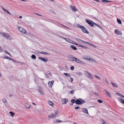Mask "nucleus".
<instances>
[{"label":"nucleus","instance_id":"7","mask_svg":"<svg viewBox=\"0 0 124 124\" xmlns=\"http://www.w3.org/2000/svg\"><path fill=\"white\" fill-rule=\"evenodd\" d=\"M115 32L116 34L117 35H122V34L121 32L120 31H119L117 29H115Z\"/></svg>","mask_w":124,"mask_h":124},{"label":"nucleus","instance_id":"19","mask_svg":"<svg viewBox=\"0 0 124 124\" xmlns=\"http://www.w3.org/2000/svg\"><path fill=\"white\" fill-rule=\"evenodd\" d=\"M67 57L69 59H71L72 60H74L75 57H73L71 55H69L67 56Z\"/></svg>","mask_w":124,"mask_h":124},{"label":"nucleus","instance_id":"49","mask_svg":"<svg viewBox=\"0 0 124 124\" xmlns=\"http://www.w3.org/2000/svg\"><path fill=\"white\" fill-rule=\"evenodd\" d=\"M116 94L118 95H119V96H121L122 97V96H123V95H122L120 93H116Z\"/></svg>","mask_w":124,"mask_h":124},{"label":"nucleus","instance_id":"55","mask_svg":"<svg viewBox=\"0 0 124 124\" xmlns=\"http://www.w3.org/2000/svg\"><path fill=\"white\" fill-rule=\"evenodd\" d=\"M2 51H3L2 49L0 47V52H2Z\"/></svg>","mask_w":124,"mask_h":124},{"label":"nucleus","instance_id":"11","mask_svg":"<svg viewBox=\"0 0 124 124\" xmlns=\"http://www.w3.org/2000/svg\"><path fill=\"white\" fill-rule=\"evenodd\" d=\"M82 109L83 110L82 112L84 113H86L87 114L89 115V113L88 112V110L87 109L85 108H82Z\"/></svg>","mask_w":124,"mask_h":124},{"label":"nucleus","instance_id":"16","mask_svg":"<svg viewBox=\"0 0 124 124\" xmlns=\"http://www.w3.org/2000/svg\"><path fill=\"white\" fill-rule=\"evenodd\" d=\"M54 82V81L52 80L49 81L48 82V84L49 86L52 87L53 84Z\"/></svg>","mask_w":124,"mask_h":124},{"label":"nucleus","instance_id":"3","mask_svg":"<svg viewBox=\"0 0 124 124\" xmlns=\"http://www.w3.org/2000/svg\"><path fill=\"white\" fill-rule=\"evenodd\" d=\"M17 27L18 28V31L24 34L26 32V30L23 29L21 27H19L17 26Z\"/></svg>","mask_w":124,"mask_h":124},{"label":"nucleus","instance_id":"17","mask_svg":"<svg viewBox=\"0 0 124 124\" xmlns=\"http://www.w3.org/2000/svg\"><path fill=\"white\" fill-rule=\"evenodd\" d=\"M104 90L106 92H105V93L106 94V95L109 97L110 98L111 97V95L110 93L109 92H108L105 89H104Z\"/></svg>","mask_w":124,"mask_h":124},{"label":"nucleus","instance_id":"36","mask_svg":"<svg viewBox=\"0 0 124 124\" xmlns=\"http://www.w3.org/2000/svg\"><path fill=\"white\" fill-rule=\"evenodd\" d=\"M70 42V43H72V44H75V43H75L74 41H72L71 40V41H70V42Z\"/></svg>","mask_w":124,"mask_h":124},{"label":"nucleus","instance_id":"1","mask_svg":"<svg viewBox=\"0 0 124 124\" xmlns=\"http://www.w3.org/2000/svg\"><path fill=\"white\" fill-rule=\"evenodd\" d=\"M71 61H75L76 62L80 63L81 64L84 65L86 63L82 61L81 60L79 59H78L77 58L75 57V58L74 60H70Z\"/></svg>","mask_w":124,"mask_h":124},{"label":"nucleus","instance_id":"26","mask_svg":"<svg viewBox=\"0 0 124 124\" xmlns=\"http://www.w3.org/2000/svg\"><path fill=\"white\" fill-rule=\"evenodd\" d=\"M117 21L118 23L119 24H121L122 23V22L121 20H120L119 19L117 18Z\"/></svg>","mask_w":124,"mask_h":124},{"label":"nucleus","instance_id":"5","mask_svg":"<svg viewBox=\"0 0 124 124\" xmlns=\"http://www.w3.org/2000/svg\"><path fill=\"white\" fill-rule=\"evenodd\" d=\"M86 22L91 27H93L94 26V22L90 20H86Z\"/></svg>","mask_w":124,"mask_h":124},{"label":"nucleus","instance_id":"25","mask_svg":"<svg viewBox=\"0 0 124 124\" xmlns=\"http://www.w3.org/2000/svg\"><path fill=\"white\" fill-rule=\"evenodd\" d=\"M104 3L111 2V1L107 0H101Z\"/></svg>","mask_w":124,"mask_h":124},{"label":"nucleus","instance_id":"6","mask_svg":"<svg viewBox=\"0 0 124 124\" xmlns=\"http://www.w3.org/2000/svg\"><path fill=\"white\" fill-rule=\"evenodd\" d=\"M85 74L86 75L87 77L91 79H92V77L91 76V74L88 72L87 71H85Z\"/></svg>","mask_w":124,"mask_h":124},{"label":"nucleus","instance_id":"51","mask_svg":"<svg viewBox=\"0 0 124 124\" xmlns=\"http://www.w3.org/2000/svg\"><path fill=\"white\" fill-rule=\"evenodd\" d=\"M97 26L99 28H100L101 29H103L102 28L101 26H100L98 24V25Z\"/></svg>","mask_w":124,"mask_h":124},{"label":"nucleus","instance_id":"56","mask_svg":"<svg viewBox=\"0 0 124 124\" xmlns=\"http://www.w3.org/2000/svg\"><path fill=\"white\" fill-rule=\"evenodd\" d=\"M94 25H95V26H97L98 25V24L96 23H94Z\"/></svg>","mask_w":124,"mask_h":124},{"label":"nucleus","instance_id":"48","mask_svg":"<svg viewBox=\"0 0 124 124\" xmlns=\"http://www.w3.org/2000/svg\"><path fill=\"white\" fill-rule=\"evenodd\" d=\"M5 52L7 54L9 55L10 56H11L10 54L7 51L5 50Z\"/></svg>","mask_w":124,"mask_h":124},{"label":"nucleus","instance_id":"39","mask_svg":"<svg viewBox=\"0 0 124 124\" xmlns=\"http://www.w3.org/2000/svg\"><path fill=\"white\" fill-rule=\"evenodd\" d=\"M75 45H77L78 46L80 47H81V46H82L80 44H77V43H75Z\"/></svg>","mask_w":124,"mask_h":124},{"label":"nucleus","instance_id":"27","mask_svg":"<svg viewBox=\"0 0 124 124\" xmlns=\"http://www.w3.org/2000/svg\"><path fill=\"white\" fill-rule=\"evenodd\" d=\"M31 58L34 59H36V57L35 55L32 54L31 55Z\"/></svg>","mask_w":124,"mask_h":124},{"label":"nucleus","instance_id":"13","mask_svg":"<svg viewBox=\"0 0 124 124\" xmlns=\"http://www.w3.org/2000/svg\"><path fill=\"white\" fill-rule=\"evenodd\" d=\"M1 35L4 37H6V39H8L9 37V36L5 33H1Z\"/></svg>","mask_w":124,"mask_h":124},{"label":"nucleus","instance_id":"45","mask_svg":"<svg viewBox=\"0 0 124 124\" xmlns=\"http://www.w3.org/2000/svg\"><path fill=\"white\" fill-rule=\"evenodd\" d=\"M94 76L95 77L97 78H98L99 79H100V77H99L96 76V75H94Z\"/></svg>","mask_w":124,"mask_h":124},{"label":"nucleus","instance_id":"44","mask_svg":"<svg viewBox=\"0 0 124 124\" xmlns=\"http://www.w3.org/2000/svg\"><path fill=\"white\" fill-rule=\"evenodd\" d=\"M76 40L77 41H79L80 42V41H83V40H81V39H78V38L76 39Z\"/></svg>","mask_w":124,"mask_h":124},{"label":"nucleus","instance_id":"58","mask_svg":"<svg viewBox=\"0 0 124 124\" xmlns=\"http://www.w3.org/2000/svg\"><path fill=\"white\" fill-rule=\"evenodd\" d=\"M35 14H36V15H38V16H41V15H40V14H38L35 13Z\"/></svg>","mask_w":124,"mask_h":124},{"label":"nucleus","instance_id":"43","mask_svg":"<svg viewBox=\"0 0 124 124\" xmlns=\"http://www.w3.org/2000/svg\"><path fill=\"white\" fill-rule=\"evenodd\" d=\"M2 101L4 103H5L7 102L6 100L5 99H2Z\"/></svg>","mask_w":124,"mask_h":124},{"label":"nucleus","instance_id":"18","mask_svg":"<svg viewBox=\"0 0 124 124\" xmlns=\"http://www.w3.org/2000/svg\"><path fill=\"white\" fill-rule=\"evenodd\" d=\"M25 107L27 108H29L31 106V105L30 103H26L25 105Z\"/></svg>","mask_w":124,"mask_h":124},{"label":"nucleus","instance_id":"29","mask_svg":"<svg viewBox=\"0 0 124 124\" xmlns=\"http://www.w3.org/2000/svg\"><path fill=\"white\" fill-rule=\"evenodd\" d=\"M91 61H92V62H94L95 63L97 62L92 58H91Z\"/></svg>","mask_w":124,"mask_h":124},{"label":"nucleus","instance_id":"46","mask_svg":"<svg viewBox=\"0 0 124 124\" xmlns=\"http://www.w3.org/2000/svg\"><path fill=\"white\" fill-rule=\"evenodd\" d=\"M81 47H82L83 48H84V49H86V48H88L87 47L84 46L82 45V46H81Z\"/></svg>","mask_w":124,"mask_h":124},{"label":"nucleus","instance_id":"22","mask_svg":"<svg viewBox=\"0 0 124 124\" xmlns=\"http://www.w3.org/2000/svg\"><path fill=\"white\" fill-rule=\"evenodd\" d=\"M64 74L65 76H66L67 77H70V74L67 73H64Z\"/></svg>","mask_w":124,"mask_h":124},{"label":"nucleus","instance_id":"52","mask_svg":"<svg viewBox=\"0 0 124 124\" xmlns=\"http://www.w3.org/2000/svg\"><path fill=\"white\" fill-rule=\"evenodd\" d=\"M70 79L71 81H72L73 80V78H70Z\"/></svg>","mask_w":124,"mask_h":124},{"label":"nucleus","instance_id":"8","mask_svg":"<svg viewBox=\"0 0 124 124\" xmlns=\"http://www.w3.org/2000/svg\"><path fill=\"white\" fill-rule=\"evenodd\" d=\"M81 29L84 33L88 34L89 33V32L86 29L84 26Z\"/></svg>","mask_w":124,"mask_h":124},{"label":"nucleus","instance_id":"34","mask_svg":"<svg viewBox=\"0 0 124 124\" xmlns=\"http://www.w3.org/2000/svg\"><path fill=\"white\" fill-rule=\"evenodd\" d=\"M9 113L11 115L12 117H13L14 115V113L11 111H10Z\"/></svg>","mask_w":124,"mask_h":124},{"label":"nucleus","instance_id":"63","mask_svg":"<svg viewBox=\"0 0 124 124\" xmlns=\"http://www.w3.org/2000/svg\"><path fill=\"white\" fill-rule=\"evenodd\" d=\"M93 47L95 48H96V47H97L95 46L94 45H93Z\"/></svg>","mask_w":124,"mask_h":124},{"label":"nucleus","instance_id":"21","mask_svg":"<svg viewBox=\"0 0 124 124\" xmlns=\"http://www.w3.org/2000/svg\"><path fill=\"white\" fill-rule=\"evenodd\" d=\"M70 46L74 50H77V48L74 46L72 45H71Z\"/></svg>","mask_w":124,"mask_h":124},{"label":"nucleus","instance_id":"14","mask_svg":"<svg viewBox=\"0 0 124 124\" xmlns=\"http://www.w3.org/2000/svg\"><path fill=\"white\" fill-rule=\"evenodd\" d=\"M70 8L73 11H76L78 10L77 9H76V7L75 6H71Z\"/></svg>","mask_w":124,"mask_h":124},{"label":"nucleus","instance_id":"23","mask_svg":"<svg viewBox=\"0 0 124 124\" xmlns=\"http://www.w3.org/2000/svg\"><path fill=\"white\" fill-rule=\"evenodd\" d=\"M60 37L61 38H62L63 39L67 41H68L69 42V41H71V40L70 39H67V38H63L62 37H61V36H60Z\"/></svg>","mask_w":124,"mask_h":124},{"label":"nucleus","instance_id":"41","mask_svg":"<svg viewBox=\"0 0 124 124\" xmlns=\"http://www.w3.org/2000/svg\"><path fill=\"white\" fill-rule=\"evenodd\" d=\"M56 122L58 123H61L62 122V121H61L59 119H57L56 120Z\"/></svg>","mask_w":124,"mask_h":124},{"label":"nucleus","instance_id":"35","mask_svg":"<svg viewBox=\"0 0 124 124\" xmlns=\"http://www.w3.org/2000/svg\"><path fill=\"white\" fill-rule=\"evenodd\" d=\"M48 104L51 106H52L53 105V103L51 101H49Z\"/></svg>","mask_w":124,"mask_h":124},{"label":"nucleus","instance_id":"64","mask_svg":"<svg viewBox=\"0 0 124 124\" xmlns=\"http://www.w3.org/2000/svg\"><path fill=\"white\" fill-rule=\"evenodd\" d=\"M19 17L20 18H22V16H20Z\"/></svg>","mask_w":124,"mask_h":124},{"label":"nucleus","instance_id":"37","mask_svg":"<svg viewBox=\"0 0 124 124\" xmlns=\"http://www.w3.org/2000/svg\"><path fill=\"white\" fill-rule=\"evenodd\" d=\"M75 91V90H72L70 91V93L71 94H73L74 92Z\"/></svg>","mask_w":124,"mask_h":124},{"label":"nucleus","instance_id":"32","mask_svg":"<svg viewBox=\"0 0 124 124\" xmlns=\"http://www.w3.org/2000/svg\"><path fill=\"white\" fill-rule=\"evenodd\" d=\"M71 102L73 103L75 102L76 103V101L75 99H72L71 100Z\"/></svg>","mask_w":124,"mask_h":124},{"label":"nucleus","instance_id":"62","mask_svg":"<svg viewBox=\"0 0 124 124\" xmlns=\"http://www.w3.org/2000/svg\"><path fill=\"white\" fill-rule=\"evenodd\" d=\"M2 8L4 11H5V10H6V9L4 8Z\"/></svg>","mask_w":124,"mask_h":124},{"label":"nucleus","instance_id":"9","mask_svg":"<svg viewBox=\"0 0 124 124\" xmlns=\"http://www.w3.org/2000/svg\"><path fill=\"white\" fill-rule=\"evenodd\" d=\"M38 52V53H39V54H44V55H50V54L47 53V52H43V51H42V52H40V51H39V52Z\"/></svg>","mask_w":124,"mask_h":124},{"label":"nucleus","instance_id":"59","mask_svg":"<svg viewBox=\"0 0 124 124\" xmlns=\"http://www.w3.org/2000/svg\"><path fill=\"white\" fill-rule=\"evenodd\" d=\"M89 45H90L91 46H93V44H90H90H89Z\"/></svg>","mask_w":124,"mask_h":124},{"label":"nucleus","instance_id":"24","mask_svg":"<svg viewBox=\"0 0 124 124\" xmlns=\"http://www.w3.org/2000/svg\"><path fill=\"white\" fill-rule=\"evenodd\" d=\"M77 26L78 27L80 28H81V29H82V28H83V27H84L83 26H81L79 24H77Z\"/></svg>","mask_w":124,"mask_h":124},{"label":"nucleus","instance_id":"20","mask_svg":"<svg viewBox=\"0 0 124 124\" xmlns=\"http://www.w3.org/2000/svg\"><path fill=\"white\" fill-rule=\"evenodd\" d=\"M119 100L120 101V102L121 103L124 104V99L121 98H119Z\"/></svg>","mask_w":124,"mask_h":124},{"label":"nucleus","instance_id":"38","mask_svg":"<svg viewBox=\"0 0 124 124\" xmlns=\"http://www.w3.org/2000/svg\"><path fill=\"white\" fill-rule=\"evenodd\" d=\"M98 101L100 103H101L103 102L101 100H98Z\"/></svg>","mask_w":124,"mask_h":124},{"label":"nucleus","instance_id":"47","mask_svg":"<svg viewBox=\"0 0 124 124\" xmlns=\"http://www.w3.org/2000/svg\"><path fill=\"white\" fill-rule=\"evenodd\" d=\"M70 69L72 70H73L74 69V67L73 66H71L70 68Z\"/></svg>","mask_w":124,"mask_h":124},{"label":"nucleus","instance_id":"10","mask_svg":"<svg viewBox=\"0 0 124 124\" xmlns=\"http://www.w3.org/2000/svg\"><path fill=\"white\" fill-rule=\"evenodd\" d=\"M39 59L45 62H46L48 61L47 59L41 57H39Z\"/></svg>","mask_w":124,"mask_h":124},{"label":"nucleus","instance_id":"12","mask_svg":"<svg viewBox=\"0 0 124 124\" xmlns=\"http://www.w3.org/2000/svg\"><path fill=\"white\" fill-rule=\"evenodd\" d=\"M110 82L111 83L113 87L116 88L118 87V86L117 85L116 83H115L111 82Z\"/></svg>","mask_w":124,"mask_h":124},{"label":"nucleus","instance_id":"40","mask_svg":"<svg viewBox=\"0 0 124 124\" xmlns=\"http://www.w3.org/2000/svg\"><path fill=\"white\" fill-rule=\"evenodd\" d=\"M4 57L6 59H8V60H10V58L9 57H8L7 56H5Z\"/></svg>","mask_w":124,"mask_h":124},{"label":"nucleus","instance_id":"28","mask_svg":"<svg viewBox=\"0 0 124 124\" xmlns=\"http://www.w3.org/2000/svg\"><path fill=\"white\" fill-rule=\"evenodd\" d=\"M76 75L78 76H80L82 75V73L81 72H77L76 73Z\"/></svg>","mask_w":124,"mask_h":124},{"label":"nucleus","instance_id":"61","mask_svg":"<svg viewBox=\"0 0 124 124\" xmlns=\"http://www.w3.org/2000/svg\"><path fill=\"white\" fill-rule=\"evenodd\" d=\"M12 96H13V95L12 94H10L9 96V97H11Z\"/></svg>","mask_w":124,"mask_h":124},{"label":"nucleus","instance_id":"42","mask_svg":"<svg viewBox=\"0 0 124 124\" xmlns=\"http://www.w3.org/2000/svg\"><path fill=\"white\" fill-rule=\"evenodd\" d=\"M75 109H80V107L79 106H77V107H75Z\"/></svg>","mask_w":124,"mask_h":124},{"label":"nucleus","instance_id":"4","mask_svg":"<svg viewBox=\"0 0 124 124\" xmlns=\"http://www.w3.org/2000/svg\"><path fill=\"white\" fill-rule=\"evenodd\" d=\"M86 102L84 100H83V102H82L81 101L79 100L78 99H77L76 100V103L77 104H81L86 103Z\"/></svg>","mask_w":124,"mask_h":124},{"label":"nucleus","instance_id":"60","mask_svg":"<svg viewBox=\"0 0 124 124\" xmlns=\"http://www.w3.org/2000/svg\"><path fill=\"white\" fill-rule=\"evenodd\" d=\"M78 99L79 100H80V101H81L82 102H83V100L82 99H81V98H79Z\"/></svg>","mask_w":124,"mask_h":124},{"label":"nucleus","instance_id":"31","mask_svg":"<svg viewBox=\"0 0 124 124\" xmlns=\"http://www.w3.org/2000/svg\"><path fill=\"white\" fill-rule=\"evenodd\" d=\"M38 91L41 94L43 95L44 93L42 91L39 89L38 90Z\"/></svg>","mask_w":124,"mask_h":124},{"label":"nucleus","instance_id":"33","mask_svg":"<svg viewBox=\"0 0 124 124\" xmlns=\"http://www.w3.org/2000/svg\"><path fill=\"white\" fill-rule=\"evenodd\" d=\"M82 43H83V42H84L86 44H87V45H89V44H90V43L88 42H86V41H82Z\"/></svg>","mask_w":124,"mask_h":124},{"label":"nucleus","instance_id":"50","mask_svg":"<svg viewBox=\"0 0 124 124\" xmlns=\"http://www.w3.org/2000/svg\"><path fill=\"white\" fill-rule=\"evenodd\" d=\"M9 60H10L12 61H13V62H16L14 59H13L11 58H10Z\"/></svg>","mask_w":124,"mask_h":124},{"label":"nucleus","instance_id":"2","mask_svg":"<svg viewBox=\"0 0 124 124\" xmlns=\"http://www.w3.org/2000/svg\"><path fill=\"white\" fill-rule=\"evenodd\" d=\"M58 114V113L57 111L55 110L53 113L51 114V115H49L48 117L52 119H54L55 118V116L57 115Z\"/></svg>","mask_w":124,"mask_h":124},{"label":"nucleus","instance_id":"54","mask_svg":"<svg viewBox=\"0 0 124 124\" xmlns=\"http://www.w3.org/2000/svg\"><path fill=\"white\" fill-rule=\"evenodd\" d=\"M105 81H106V83L108 84H109V83L108 81L107 80V79H105Z\"/></svg>","mask_w":124,"mask_h":124},{"label":"nucleus","instance_id":"57","mask_svg":"<svg viewBox=\"0 0 124 124\" xmlns=\"http://www.w3.org/2000/svg\"><path fill=\"white\" fill-rule=\"evenodd\" d=\"M7 12V13L8 14H10V15H11V13L9 12L8 11Z\"/></svg>","mask_w":124,"mask_h":124},{"label":"nucleus","instance_id":"53","mask_svg":"<svg viewBox=\"0 0 124 124\" xmlns=\"http://www.w3.org/2000/svg\"><path fill=\"white\" fill-rule=\"evenodd\" d=\"M102 120L103 121H102V122H103V123L102 124H105V123H106V122L103 120Z\"/></svg>","mask_w":124,"mask_h":124},{"label":"nucleus","instance_id":"15","mask_svg":"<svg viewBox=\"0 0 124 124\" xmlns=\"http://www.w3.org/2000/svg\"><path fill=\"white\" fill-rule=\"evenodd\" d=\"M68 100L67 99L64 98L62 100V102L63 104H66L68 102Z\"/></svg>","mask_w":124,"mask_h":124},{"label":"nucleus","instance_id":"30","mask_svg":"<svg viewBox=\"0 0 124 124\" xmlns=\"http://www.w3.org/2000/svg\"><path fill=\"white\" fill-rule=\"evenodd\" d=\"M83 58L85 59L86 60H88L89 61H91V58H84V57H83Z\"/></svg>","mask_w":124,"mask_h":124}]
</instances>
